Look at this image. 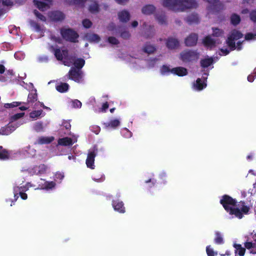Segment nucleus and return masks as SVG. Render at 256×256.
I'll return each instance as SVG.
<instances>
[{
  "instance_id": "nucleus-54",
  "label": "nucleus",
  "mask_w": 256,
  "mask_h": 256,
  "mask_svg": "<svg viewBox=\"0 0 256 256\" xmlns=\"http://www.w3.org/2000/svg\"><path fill=\"white\" fill-rule=\"evenodd\" d=\"M82 24L83 26L86 28H90L92 26V22L88 19H84L82 20Z\"/></svg>"
},
{
  "instance_id": "nucleus-37",
  "label": "nucleus",
  "mask_w": 256,
  "mask_h": 256,
  "mask_svg": "<svg viewBox=\"0 0 256 256\" xmlns=\"http://www.w3.org/2000/svg\"><path fill=\"white\" fill-rule=\"evenodd\" d=\"M38 100V95L36 92L34 93H30L28 96V102L33 104Z\"/></svg>"
},
{
  "instance_id": "nucleus-43",
  "label": "nucleus",
  "mask_w": 256,
  "mask_h": 256,
  "mask_svg": "<svg viewBox=\"0 0 256 256\" xmlns=\"http://www.w3.org/2000/svg\"><path fill=\"white\" fill-rule=\"evenodd\" d=\"M87 0H72L69 2L70 4L80 5L82 7L84 6V3Z\"/></svg>"
},
{
  "instance_id": "nucleus-1",
  "label": "nucleus",
  "mask_w": 256,
  "mask_h": 256,
  "mask_svg": "<svg viewBox=\"0 0 256 256\" xmlns=\"http://www.w3.org/2000/svg\"><path fill=\"white\" fill-rule=\"evenodd\" d=\"M162 5L174 12H182L186 9L196 8V0H162Z\"/></svg>"
},
{
  "instance_id": "nucleus-2",
  "label": "nucleus",
  "mask_w": 256,
  "mask_h": 256,
  "mask_svg": "<svg viewBox=\"0 0 256 256\" xmlns=\"http://www.w3.org/2000/svg\"><path fill=\"white\" fill-rule=\"evenodd\" d=\"M200 56L198 50H184L180 54V59L184 62H196Z\"/></svg>"
},
{
  "instance_id": "nucleus-23",
  "label": "nucleus",
  "mask_w": 256,
  "mask_h": 256,
  "mask_svg": "<svg viewBox=\"0 0 256 256\" xmlns=\"http://www.w3.org/2000/svg\"><path fill=\"white\" fill-rule=\"evenodd\" d=\"M206 80H204L203 81H202L200 78H198L196 80V84H194L196 88L198 90H202L206 86Z\"/></svg>"
},
{
  "instance_id": "nucleus-40",
  "label": "nucleus",
  "mask_w": 256,
  "mask_h": 256,
  "mask_svg": "<svg viewBox=\"0 0 256 256\" xmlns=\"http://www.w3.org/2000/svg\"><path fill=\"white\" fill-rule=\"evenodd\" d=\"M172 73V69L167 65H163L160 68V73L162 75L168 74Z\"/></svg>"
},
{
  "instance_id": "nucleus-3",
  "label": "nucleus",
  "mask_w": 256,
  "mask_h": 256,
  "mask_svg": "<svg viewBox=\"0 0 256 256\" xmlns=\"http://www.w3.org/2000/svg\"><path fill=\"white\" fill-rule=\"evenodd\" d=\"M60 34L66 40L72 42H76L79 37L78 34L72 28H62L60 30Z\"/></svg>"
},
{
  "instance_id": "nucleus-49",
  "label": "nucleus",
  "mask_w": 256,
  "mask_h": 256,
  "mask_svg": "<svg viewBox=\"0 0 256 256\" xmlns=\"http://www.w3.org/2000/svg\"><path fill=\"white\" fill-rule=\"evenodd\" d=\"M34 15L38 18V19H40V20L42 22H46V18L41 14L38 11L36 10H34Z\"/></svg>"
},
{
  "instance_id": "nucleus-27",
  "label": "nucleus",
  "mask_w": 256,
  "mask_h": 256,
  "mask_svg": "<svg viewBox=\"0 0 256 256\" xmlns=\"http://www.w3.org/2000/svg\"><path fill=\"white\" fill-rule=\"evenodd\" d=\"M69 88V85L67 83H60L56 86V90L61 92H65L68 91Z\"/></svg>"
},
{
  "instance_id": "nucleus-22",
  "label": "nucleus",
  "mask_w": 256,
  "mask_h": 256,
  "mask_svg": "<svg viewBox=\"0 0 256 256\" xmlns=\"http://www.w3.org/2000/svg\"><path fill=\"white\" fill-rule=\"evenodd\" d=\"M58 144L62 146H70L73 144L72 140L70 138L65 137L60 138L58 140Z\"/></svg>"
},
{
  "instance_id": "nucleus-32",
  "label": "nucleus",
  "mask_w": 256,
  "mask_h": 256,
  "mask_svg": "<svg viewBox=\"0 0 256 256\" xmlns=\"http://www.w3.org/2000/svg\"><path fill=\"white\" fill-rule=\"evenodd\" d=\"M215 236L214 242L216 244H222L224 243L223 238L219 232H215Z\"/></svg>"
},
{
  "instance_id": "nucleus-12",
  "label": "nucleus",
  "mask_w": 256,
  "mask_h": 256,
  "mask_svg": "<svg viewBox=\"0 0 256 256\" xmlns=\"http://www.w3.org/2000/svg\"><path fill=\"white\" fill-rule=\"evenodd\" d=\"M112 205L116 211L122 214L125 212V208L122 201H120L119 200H112Z\"/></svg>"
},
{
  "instance_id": "nucleus-10",
  "label": "nucleus",
  "mask_w": 256,
  "mask_h": 256,
  "mask_svg": "<svg viewBox=\"0 0 256 256\" xmlns=\"http://www.w3.org/2000/svg\"><path fill=\"white\" fill-rule=\"evenodd\" d=\"M16 128V125L9 123L0 128V135H8L12 132Z\"/></svg>"
},
{
  "instance_id": "nucleus-5",
  "label": "nucleus",
  "mask_w": 256,
  "mask_h": 256,
  "mask_svg": "<svg viewBox=\"0 0 256 256\" xmlns=\"http://www.w3.org/2000/svg\"><path fill=\"white\" fill-rule=\"evenodd\" d=\"M50 49L58 60L62 61L64 58L65 60H70L69 57L68 50L67 49L61 50L60 48H54V46H51Z\"/></svg>"
},
{
  "instance_id": "nucleus-62",
  "label": "nucleus",
  "mask_w": 256,
  "mask_h": 256,
  "mask_svg": "<svg viewBox=\"0 0 256 256\" xmlns=\"http://www.w3.org/2000/svg\"><path fill=\"white\" fill-rule=\"evenodd\" d=\"M2 4L4 6H10L13 3L10 0H2Z\"/></svg>"
},
{
  "instance_id": "nucleus-52",
  "label": "nucleus",
  "mask_w": 256,
  "mask_h": 256,
  "mask_svg": "<svg viewBox=\"0 0 256 256\" xmlns=\"http://www.w3.org/2000/svg\"><path fill=\"white\" fill-rule=\"evenodd\" d=\"M108 42L112 44H119L118 40L114 36H110L108 38Z\"/></svg>"
},
{
  "instance_id": "nucleus-50",
  "label": "nucleus",
  "mask_w": 256,
  "mask_h": 256,
  "mask_svg": "<svg viewBox=\"0 0 256 256\" xmlns=\"http://www.w3.org/2000/svg\"><path fill=\"white\" fill-rule=\"evenodd\" d=\"M64 176L63 172H58L55 174L54 179L55 180H59L60 182H61Z\"/></svg>"
},
{
  "instance_id": "nucleus-33",
  "label": "nucleus",
  "mask_w": 256,
  "mask_h": 256,
  "mask_svg": "<svg viewBox=\"0 0 256 256\" xmlns=\"http://www.w3.org/2000/svg\"><path fill=\"white\" fill-rule=\"evenodd\" d=\"M54 140V137L42 136L38 138V142L40 144H48L50 143Z\"/></svg>"
},
{
  "instance_id": "nucleus-15",
  "label": "nucleus",
  "mask_w": 256,
  "mask_h": 256,
  "mask_svg": "<svg viewBox=\"0 0 256 256\" xmlns=\"http://www.w3.org/2000/svg\"><path fill=\"white\" fill-rule=\"evenodd\" d=\"M184 20L189 24H198L200 19L198 14H192L184 18Z\"/></svg>"
},
{
  "instance_id": "nucleus-53",
  "label": "nucleus",
  "mask_w": 256,
  "mask_h": 256,
  "mask_svg": "<svg viewBox=\"0 0 256 256\" xmlns=\"http://www.w3.org/2000/svg\"><path fill=\"white\" fill-rule=\"evenodd\" d=\"M72 106L74 108H80L82 107V102L78 100H74L72 101Z\"/></svg>"
},
{
  "instance_id": "nucleus-41",
  "label": "nucleus",
  "mask_w": 256,
  "mask_h": 256,
  "mask_svg": "<svg viewBox=\"0 0 256 256\" xmlns=\"http://www.w3.org/2000/svg\"><path fill=\"white\" fill-rule=\"evenodd\" d=\"M88 40L90 42H98L100 40V38L97 34H91L88 37Z\"/></svg>"
},
{
  "instance_id": "nucleus-35",
  "label": "nucleus",
  "mask_w": 256,
  "mask_h": 256,
  "mask_svg": "<svg viewBox=\"0 0 256 256\" xmlns=\"http://www.w3.org/2000/svg\"><path fill=\"white\" fill-rule=\"evenodd\" d=\"M230 36L235 40H237L242 38L243 36V34L240 31L234 30L232 31Z\"/></svg>"
},
{
  "instance_id": "nucleus-55",
  "label": "nucleus",
  "mask_w": 256,
  "mask_h": 256,
  "mask_svg": "<svg viewBox=\"0 0 256 256\" xmlns=\"http://www.w3.org/2000/svg\"><path fill=\"white\" fill-rule=\"evenodd\" d=\"M244 245L245 248L249 250L252 248H254L256 246V243H253L252 242L246 241L244 242Z\"/></svg>"
},
{
  "instance_id": "nucleus-31",
  "label": "nucleus",
  "mask_w": 256,
  "mask_h": 256,
  "mask_svg": "<svg viewBox=\"0 0 256 256\" xmlns=\"http://www.w3.org/2000/svg\"><path fill=\"white\" fill-rule=\"evenodd\" d=\"M240 210L242 212L243 215L248 214L250 208L246 204L245 202L244 201H240Z\"/></svg>"
},
{
  "instance_id": "nucleus-38",
  "label": "nucleus",
  "mask_w": 256,
  "mask_h": 256,
  "mask_svg": "<svg viewBox=\"0 0 256 256\" xmlns=\"http://www.w3.org/2000/svg\"><path fill=\"white\" fill-rule=\"evenodd\" d=\"M156 18L158 23L160 24H166V18L164 14H156Z\"/></svg>"
},
{
  "instance_id": "nucleus-36",
  "label": "nucleus",
  "mask_w": 256,
  "mask_h": 256,
  "mask_svg": "<svg viewBox=\"0 0 256 256\" xmlns=\"http://www.w3.org/2000/svg\"><path fill=\"white\" fill-rule=\"evenodd\" d=\"M99 6L96 2H94L91 4L89 6V11L92 13H95L98 12L99 11Z\"/></svg>"
},
{
  "instance_id": "nucleus-59",
  "label": "nucleus",
  "mask_w": 256,
  "mask_h": 256,
  "mask_svg": "<svg viewBox=\"0 0 256 256\" xmlns=\"http://www.w3.org/2000/svg\"><path fill=\"white\" fill-rule=\"evenodd\" d=\"M256 36V34H253L252 33L248 32L245 35V39L246 40H251L255 38Z\"/></svg>"
},
{
  "instance_id": "nucleus-29",
  "label": "nucleus",
  "mask_w": 256,
  "mask_h": 256,
  "mask_svg": "<svg viewBox=\"0 0 256 256\" xmlns=\"http://www.w3.org/2000/svg\"><path fill=\"white\" fill-rule=\"evenodd\" d=\"M235 40L231 36H229L226 40V44L228 46H229L230 50L232 51L236 49V42H234Z\"/></svg>"
},
{
  "instance_id": "nucleus-46",
  "label": "nucleus",
  "mask_w": 256,
  "mask_h": 256,
  "mask_svg": "<svg viewBox=\"0 0 256 256\" xmlns=\"http://www.w3.org/2000/svg\"><path fill=\"white\" fill-rule=\"evenodd\" d=\"M21 103V102H14L12 103H7L4 104V107L6 108H12L20 106Z\"/></svg>"
},
{
  "instance_id": "nucleus-26",
  "label": "nucleus",
  "mask_w": 256,
  "mask_h": 256,
  "mask_svg": "<svg viewBox=\"0 0 256 256\" xmlns=\"http://www.w3.org/2000/svg\"><path fill=\"white\" fill-rule=\"evenodd\" d=\"M156 50V48L154 46L148 43L146 44L143 48V51L148 54L154 53Z\"/></svg>"
},
{
  "instance_id": "nucleus-47",
  "label": "nucleus",
  "mask_w": 256,
  "mask_h": 256,
  "mask_svg": "<svg viewBox=\"0 0 256 256\" xmlns=\"http://www.w3.org/2000/svg\"><path fill=\"white\" fill-rule=\"evenodd\" d=\"M249 17L252 22L256 23V9L252 10L250 12Z\"/></svg>"
},
{
  "instance_id": "nucleus-11",
  "label": "nucleus",
  "mask_w": 256,
  "mask_h": 256,
  "mask_svg": "<svg viewBox=\"0 0 256 256\" xmlns=\"http://www.w3.org/2000/svg\"><path fill=\"white\" fill-rule=\"evenodd\" d=\"M49 17L52 21L58 22L64 20V14L60 11H54L49 14Z\"/></svg>"
},
{
  "instance_id": "nucleus-18",
  "label": "nucleus",
  "mask_w": 256,
  "mask_h": 256,
  "mask_svg": "<svg viewBox=\"0 0 256 256\" xmlns=\"http://www.w3.org/2000/svg\"><path fill=\"white\" fill-rule=\"evenodd\" d=\"M233 246L235 248L234 252L236 256L237 254L240 256H244L246 252V248L242 247L240 244H234Z\"/></svg>"
},
{
  "instance_id": "nucleus-61",
  "label": "nucleus",
  "mask_w": 256,
  "mask_h": 256,
  "mask_svg": "<svg viewBox=\"0 0 256 256\" xmlns=\"http://www.w3.org/2000/svg\"><path fill=\"white\" fill-rule=\"evenodd\" d=\"M62 126L66 128V129L68 130H70L71 128V124L70 122L67 120H64L63 122Z\"/></svg>"
},
{
  "instance_id": "nucleus-4",
  "label": "nucleus",
  "mask_w": 256,
  "mask_h": 256,
  "mask_svg": "<svg viewBox=\"0 0 256 256\" xmlns=\"http://www.w3.org/2000/svg\"><path fill=\"white\" fill-rule=\"evenodd\" d=\"M236 203L237 202L236 199L227 194L222 196V199L220 200V204L226 212L232 206H235Z\"/></svg>"
},
{
  "instance_id": "nucleus-6",
  "label": "nucleus",
  "mask_w": 256,
  "mask_h": 256,
  "mask_svg": "<svg viewBox=\"0 0 256 256\" xmlns=\"http://www.w3.org/2000/svg\"><path fill=\"white\" fill-rule=\"evenodd\" d=\"M98 152V148L96 146H94L92 148V150L88 152L86 162L88 168L92 170L94 168V158L97 154Z\"/></svg>"
},
{
  "instance_id": "nucleus-24",
  "label": "nucleus",
  "mask_w": 256,
  "mask_h": 256,
  "mask_svg": "<svg viewBox=\"0 0 256 256\" xmlns=\"http://www.w3.org/2000/svg\"><path fill=\"white\" fill-rule=\"evenodd\" d=\"M33 2L37 8L41 11H44L49 7L48 4L38 0H34Z\"/></svg>"
},
{
  "instance_id": "nucleus-13",
  "label": "nucleus",
  "mask_w": 256,
  "mask_h": 256,
  "mask_svg": "<svg viewBox=\"0 0 256 256\" xmlns=\"http://www.w3.org/2000/svg\"><path fill=\"white\" fill-rule=\"evenodd\" d=\"M29 182H28L26 185L22 186H16L14 188V193L15 200H16L18 198V192H26L30 188Z\"/></svg>"
},
{
  "instance_id": "nucleus-48",
  "label": "nucleus",
  "mask_w": 256,
  "mask_h": 256,
  "mask_svg": "<svg viewBox=\"0 0 256 256\" xmlns=\"http://www.w3.org/2000/svg\"><path fill=\"white\" fill-rule=\"evenodd\" d=\"M212 36L216 37L221 36L223 34V31L218 28H212Z\"/></svg>"
},
{
  "instance_id": "nucleus-64",
  "label": "nucleus",
  "mask_w": 256,
  "mask_h": 256,
  "mask_svg": "<svg viewBox=\"0 0 256 256\" xmlns=\"http://www.w3.org/2000/svg\"><path fill=\"white\" fill-rule=\"evenodd\" d=\"M109 104L108 102H106L103 104L102 107L101 108L102 112H106L107 109L108 108Z\"/></svg>"
},
{
  "instance_id": "nucleus-8",
  "label": "nucleus",
  "mask_w": 256,
  "mask_h": 256,
  "mask_svg": "<svg viewBox=\"0 0 256 256\" xmlns=\"http://www.w3.org/2000/svg\"><path fill=\"white\" fill-rule=\"evenodd\" d=\"M198 40L197 34L192 33L190 34L184 40V43L187 46H193L196 44Z\"/></svg>"
},
{
  "instance_id": "nucleus-42",
  "label": "nucleus",
  "mask_w": 256,
  "mask_h": 256,
  "mask_svg": "<svg viewBox=\"0 0 256 256\" xmlns=\"http://www.w3.org/2000/svg\"><path fill=\"white\" fill-rule=\"evenodd\" d=\"M29 22L31 27L33 28L36 31L38 32L41 30L40 26L34 20H30Z\"/></svg>"
},
{
  "instance_id": "nucleus-60",
  "label": "nucleus",
  "mask_w": 256,
  "mask_h": 256,
  "mask_svg": "<svg viewBox=\"0 0 256 256\" xmlns=\"http://www.w3.org/2000/svg\"><path fill=\"white\" fill-rule=\"evenodd\" d=\"M149 30H150V34H147L146 37V38H150L151 37H152L154 34V26H149Z\"/></svg>"
},
{
  "instance_id": "nucleus-14",
  "label": "nucleus",
  "mask_w": 256,
  "mask_h": 256,
  "mask_svg": "<svg viewBox=\"0 0 256 256\" xmlns=\"http://www.w3.org/2000/svg\"><path fill=\"white\" fill-rule=\"evenodd\" d=\"M172 73L179 76H183L188 74L187 69L185 68L178 66L172 68Z\"/></svg>"
},
{
  "instance_id": "nucleus-16",
  "label": "nucleus",
  "mask_w": 256,
  "mask_h": 256,
  "mask_svg": "<svg viewBox=\"0 0 256 256\" xmlns=\"http://www.w3.org/2000/svg\"><path fill=\"white\" fill-rule=\"evenodd\" d=\"M120 20L122 22H126L130 19V14L126 10H122L118 13Z\"/></svg>"
},
{
  "instance_id": "nucleus-17",
  "label": "nucleus",
  "mask_w": 256,
  "mask_h": 256,
  "mask_svg": "<svg viewBox=\"0 0 256 256\" xmlns=\"http://www.w3.org/2000/svg\"><path fill=\"white\" fill-rule=\"evenodd\" d=\"M230 215H234L236 217L239 219H241L243 218V214L240 211V209L238 208H232L228 212Z\"/></svg>"
},
{
  "instance_id": "nucleus-19",
  "label": "nucleus",
  "mask_w": 256,
  "mask_h": 256,
  "mask_svg": "<svg viewBox=\"0 0 256 256\" xmlns=\"http://www.w3.org/2000/svg\"><path fill=\"white\" fill-rule=\"evenodd\" d=\"M213 63L214 58L212 57L202 59L200 61V66L202 68H207Z\"/></svg>"
},
{
  "instance_id": "nucleus-25",
  "label": "nucleus",
  "mask_w": 256,
  "mask_h": 256,
  "mask_svg": "<svg viewBox=\"0 0 256 256\" xmlns=\"http://www.w3.org/2000/svg\"><path fill=\"white\" fill-rule=\"evenodd\" d=\"M10 153L8 150L0 146V160H4L9 159Z\"/></svg>"
},
{
  "instance_id": "nucleus-30",
  "label": "nucleus",
  "mask_w": 256,
  "mask_h": 256,
  "mask_svg": "<svg viewBox=\"0 0 256 256\" xmlns=\"http://www.w3.org/2000/svg\"><path fill=\"white\" fill-rule=\"evenodd\" d=\"M240 18L239 15L233 14L230 16V22L234 26H236L240 24Z\"/></svg>"
},
{
  "instance_id": "nucleus-7",
  "label": "nucleus",
  "mask_w": 256,
  "mask_h": 256,
  "mask_svg": "<svg viewBox=\"0 0 256 256\" xmlns=\"http://www.w3.org/2000/svg\"><path fill=\"white\" fill-rule=\"evenodd\" d=\"M82 72L80 70L72 68H71L67 75L64 76V80L70 79L76 82H80L82 78Z\"/></svg>"
},
{
  "instance_id": "nucleus-34",
  "label": "nucleus",
  "mask_w": 256,
  "mask_h": 256,
  "mask_svg": "<svg viewBox=\"0 0 256 256\" xmlns=\"http://www.w3.org/2000/svg\"><path fill=\"white\" fill-rule=\"evenodd\" d=\"M120 124V121L117 119L110 120L109 122L105 124L106 127L116 128Z\"/></svg>"
},
{
  "instance_id": "nucleus-56",
  "label": "nucleus",
  "mask_w": 256,
  "mask_h": 256,
  "mask_svg": "<svg viewBox=\"0 0 256 256\" xmlns=\"http://www.w3.org/2000/svg\"><path fill=\"white\" fill-rule=\"evenodd\" d=\"M120 36L121 38L124 40H128L130 37V34L126 30L121 32Z\"/></svg>"
},
{
  "instance_id": "nucleus-63",
  "label": "nucleus",
  "mask_w": 256,
  "mask_h": 256,
  "mask_svg": "<svg viewBox=\"0 0 256 256\" xmlns=\"http://www.w3.org/2000/svg\"><path fill=\"white\" fill-rule=\"evenodd\" d=\"M19 196L24 200H26L28 198L27 194L25 192H18V196Z\"/></svg>"
},
{
  "instance_id": "nucleus-57",
  "label": "nucleus",
  "mask_w": 256,
  "mask_h": 256,
  "mask_svg": "<svg viewBox=\"0 0 256 256\" xmlns=\"http://www.w3.org/2000/svg\"><path fill=\"white\" fill-rule=\"evenodd\" d=\"M24 112L16 114L12 116V120H16L19 119L20 118L24 116Z\"/></svg>"
},
{
  "instance_id": "nucleus-44",
  "label": "nucleus",
  "mask_w": 256,
  "mask_h": 256,
  "mask_svg": "<svg viewBox=\"0 0 256 256\" xmlns=\"http://www.w3.org/2000/svg\"><path fill=\"white\" fill-rule=\"evenodd\" d=\"M56 186L55 182L53 181L46 182L44 184V188L46 190L52 189Z\"/></svg>"
},
{
  "instance_id": "nucleus-39",
  "label": "nucleus",
  "mask_w": 256,
  "mask_h": 256,
  "mask_svg": "<svg viewBox=\"0 0 256 256\" xmlns=\"http://www.w3.org/2000/svg\"><path fill=\"white\" fill-rule=\"evenodd\" d=\"M34 129L38 132H42L44 130L43 123L41 122H36L34 126Z\"/></svg>"
},
{
  "instance_id": "nucleus-58",
  "label": "nucleus",
  "mask_w": 256,
  "mask_h": 256,
  "mask_svg": "<svg viewBox=\"0 0 256 256\" xmlns=\"http://www.w3.org/2000/svg\"><path fill=\"white\" fill-rule=\"evenodd\" d=\"M156 180L154 178H149L148 180H146L145 181V183L146 184L150 183V184L149 186L150 188H152V186H154L156 184Z\"/></svg>"
},
{
  "instance_id": "nucleus-45",
  "label": "nucleus",
  "mask_w": 256,
  "mask_h": 256,
  "mask_svg": "<svg viewBox=\"0 0 256 256\" xmlns=\"http://www.w3.org/2000/svg\"><path fill=\"white\" fill-rule=\"evenodd\" d=\"M42 110H34L30 114V117L32 118H36L40 116L42 114Z\"/></svg>"
},
{
  "instance_id": "nucleus-20",
  "label": "nucleus",
  "mask_w": 256,
  "mask_h": 256,
  "mask_svg": "<svg viewBox=\"0 0 256 256\" xmlns=\"http://www.w3.org/2000/svg\"><path fill=\"white\" fill-rule=\"evenodd\" d=\"M156 10V8L152 4H147L142 8V12L145 14L150 15L153 14Z\"/></svg>"
},
{
  "instance_id": "nucleus-51",
  "label": "nucleus",
  "mask_w": 256,
  "mask_h": 256,
  "mask_svg": "<svg viewBox=\"0 0 256 256\" xmlns=\"http://www.w3.org/2000/svg\"><path fill=\"white\" fill-rule=\"evenodd\" d=\"M206 252L208 256H216L217 255V252H215L210 248V246H207L206 248Z\"/></svg>"
},
{
  "instance_id": "nucleus-9",
  "label": "nucleus",
  "mask_w": 256,
  "mask_h": 256,
  "mask_svg": "<svg viewBox=\"0 0 256 256\" xmlns=\"http://www.w3.org/2000/svg\"><path fill=\"white\" fill-rule=\"evenodd\" d=\"M180 46L179 40L172 37H168L166 42V46L170 50H174Z\"/></svg>"
},
{
  "instance_id": "nucleus-21",
  "label": "nucleus",
  "mask_w": 256,
  "mask_h": 256,
  "mask_svg": "<svg viewBox=\"0 0 256 256\" xmlns=\"http://www.w3.org/2000/svg\"><path fill=\"white\" fill-rule=\"evenodd\" d=\"M202 43L206 46L212 47L215 46L216 41L210 36H206L202 40Z\"/></svg>"
},
{
  "instance_id": "nucleus-28",
  "label": "nucleus",
  "mask_w": 256,
  "mask_h": 256,
  "mask_svg": "<svg viewBox=\"0 0 256 256\" xmlns=\"http://www.w3.org/2000/svg\"><path fill=\"white\" fill-rule=\"evenodd\" d=\"M85 64V60L82 58H78L74 61V64L76 69L80 70V69L84 66Z\"/></svg>"
}]
</instances>
